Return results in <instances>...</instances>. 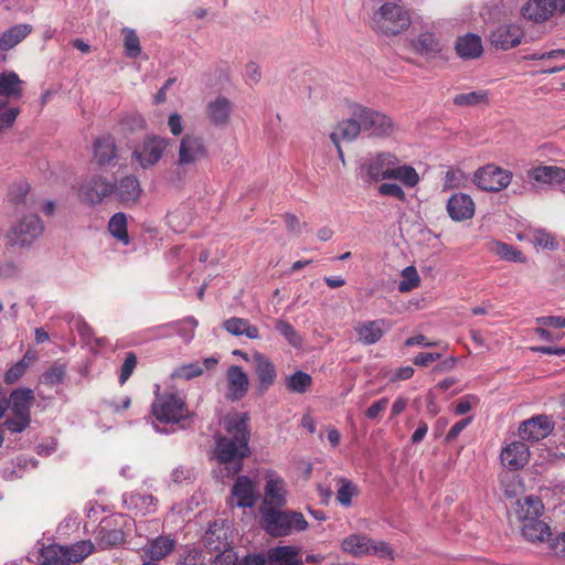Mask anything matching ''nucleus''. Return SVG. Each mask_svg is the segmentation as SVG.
<instances>
[{
    "mask_svg": "<svg viewBox=\"0 0 565 565\" xmlns=\"http://www.w3.org/2000/svg\"><path fill=\"white\" fill-rule=\"evenodd\" d=\"M94 158L99 166H107L117 158V146L113 136L104 135L96 138Z\"/></svg>",
    "mask_w": 565,
    "mask_h": 565,
    "instance_id": "2f4dec72",
    "label": "nucleus"
},
{
    "mask_svg": "<svg viewBox=\"0 0 565 565\" xmlns=\"http://www.w3.org/2000/svg\"><path fill=\"white\" fill-rule=\"evenodd\" d=\"M66 375L65 365L55 362L47 371L42 375V382L46 385H56L64 381Z\"/></svg>",
    "mask_w": 565,
    "mask_h": 565,
    "instance_id": "864d4df0",
    "label": "nucleus"
},
{
    "mask_svg": "<svg viewBox=\"0 0 565 565\" xmlns=\"http://www.w3.org/2000/svg\"><path fill=\"white\" fill-rule=\"evenodd\" d=\"M32 32L28 23L15 24L0 34V51H9L22 42Z\"/></svg>",
    "mask_w": 565,
    "mask_h": 565,
    "instance_id": "e433bc0d",
    "label": "nucleus"
},
{
    "mask_svg": "<svg viewBox=\"0 0 565 565\" xmlns=\"http://www.w3.org/2000/svg\"><path fill=\"white\" fill-rule=\"evenodd\" d=\"M519 519L529 522L524 523L521 530H529L530 527L532 530H551L547 523L539 521V518L544 510L543 502L539 497H526L522 503L519 502Z\"/></svg>",
    "mask_w": 565,
    "mask_h": 565,
    "instance_id": "2eb2a0df",
    "label": "nucleus"
},
{
    "mask_svg": "<svg viewBox=\"0 0 565 565\" xmlns=\"http://www.w3.org/2000/svg\"><path fill=\"white\" fill-rule=\"evenodd\" d=\"M31 422V417L28 416H21V415H13L11 417H8L3 422V426L10 431V433H21L23 431Z\"/></svg>",
    "mask_w": 565,
    "mask_h": 565,
    "instance_id": "13d9d810",
    "label": "nucleus"
},
{
    "mask_svg": "<svg viewBox=\"0 0 565 565\" xmlns=\"http://www.w3.org/2000/svg\"><path fill=\"white\" fill-rule=\"evenodd\" d=\"M175 547V540L171 534L161 533L148 540L142 547L143 555L152 561H159L168 556Z\"/></svg>",
    "mask_w": 565,
    "mask_h": 565,
    "instance_id": "bb28decb",
    "label": "nucleus"
},
{
    "mask_svg": "<svg viewBox=\"0 0 565 565\" xmlns=\"http://www.w3.org/2000/svg\"><path fill=\"white\" fill-rule=\"evenodd\" d=\"M137 363H138V359H137L136 353L127 352L125 355L124 363L120 369V374H119V383L121 385L125 384L128 381V379L131 376V374L134 373V371L137 366Z\"/></svg>",
    "mask_w": 565,
    "mask_h": 565,
    "instance_id": "6e6d98bb",
    "label": "nucleus"
},
{
    "mask_svg": "<svg viewBox=\"0 0 565 565\" xmlns=\"http://www.w3.org/2000/svg\"><path fill=\"white\" fill-rule=\"evenodd\" d=\"M388 405V399L383 397L376 402H374L365 412V416L369 419H376L379 415L386 409Z\"/></svg>",
    "mask_w": 565,
    "mask_h": 565,
    "instance_id": "69168bd1",
    "label": "nucleus"
},
{
    "mask_svg": "<svg viewBox=\"0 0 565 565\" xmlns=\"http://www.w3.org/2000/svg\"><path fill=\"white\" fill-rule=\"evenodd\" d=\"M403 280L398 284V291L401 292H407L412 289L416 288L419 285V276L417 274V270L415 267L409 266L406 267L402 271Z\"/></svg>",
    "mask_w": 565,
    "mask_h": 565,
    "instance_id": "5fc2aeb1",
    "label": "nucleus"
},
{
    "mask_svg": "<svg viewBox=\"0 0 565 565\" xmlns=\"http://www.w3.org/2000/svg\"><path fill=\"white\" fill-rule=\"evenodd\" d=\"M391 323L385 319L367 320L359 323L354 331L358 335V341L364 345H372L377 343L384 335L385 329H390Z\"/></svg>",
    "mask_w": 565,
    "mask_h": 565,
    "instance_id": "b1692460",
    "label": "nucleus"
},
{
    "mask_svg": "<svg viewBox=\"0 0 565 565\" xmlns=\"http://www.w3.org/2000/svg\"><path fill=\"white\" fill-rule=\"evenodd\" d=\"M465 181V173L460 169H450L445 175V188H458Z\"/></svg>",
    "mask_w": 565,
    "mask_h": 565,
    "instance_id": "0e129e2a",
    "label": "nucleus"
},
{
    "mask_svg": "<svg viewBox=\"0 0 565 565\" xmlns=\"http://www.w3.org/2000/svg\"><path fill=\"white\" fill-rule=\"evenodd\" d=\"M207 153V147L202 136L185 134L180 140L177 164L179 167L194 166L206 158Z\"/></svg>",
    "mask_w": 565,
    "mask_h": 565,
    "instance_id": "9b49d317",
    "label": "nucleus"
},
{
    "mask_svg": "<svg viewBox=\"0 0 565 565\" xmlns=\"http://www.w3.org/2000/svg\"><path fill=\"white\" fill-rule=\"evenodd\" d=\"M311 385V375L302 371H296L286 379V387L291 393L303 394L310 388Z\"/></svg>",
    "mask_w": 565,
    "mask_h": 565,
    "instance_id": "c03bdc74",
    "label": "nucleus"
},
{
    "mask_svg": "<svg viewBox=\"0 0 565 565\" xmlns=\"http://www.w3.org/2000/svg\"><path fill=\"white\" fill-rule=\"evenodd\" d=\"M556 12L555 0H527L522 9V17L534 23H543Z\"/></svg>",
    "mask_w": 565,
    "mask_h": 565,
    "instance_id": "5701e85b",
    "label": "nucleus"
},
{
    "mask_svg": "<svg viewBox=\"0 0 565 565\" xmlns=\"http://www.w3.org/2000/svg\"><path fill=\"white\" fill-rule=\"evenodd\" d=\"M536 322L543 327L565 328V317L561 316L539 317Z\"/></svg>",
    "mask_w": 565,
    "mask_h": 565,
    "instance_id": "338daca9",
    "label": "nucleus"
},
{
    "mask_svg": "<svg viewBox=\"0 0 565 565\" xmlns=\"http://www.w3.org/2000/svg\"><path fill=\"white\" fill-rule=\"evenodd\" d=\"M234 104L225 96L218 95L210 100L205 107L209 121L215 127H226L230 124Z\"/></svg>",
    "mask_w": 565,
    "mask_h": 565,
    "instance_id": "412c9836",
    "label": "nucleus"
},
{
    "mask_svg": "<svg viewBox=\"0 0 565 565\" xmlns=\"http://www.w3.org/2000/svg\"><path fill=\"white\" fill-rule=\"evenodd\" d=\"M224 329L233 335H246L248 339H259L258 328L243 318H230L223 322Z\"/></svg>",
    "mask_w": 565,
    "mask_h": 565,
    "instance_id": "ea45409f",
    "label": "nucleus"
},
{
    "mask_svg": "<svg viewBox=\"0 0 565 565\" xmlns=\"http://www.w3.org/2000/svg\"><path fill=\"white\" fill-rule=\"evenodd\" d=\"M265 488L259 514L268 529L274 530H306L308 523L302 513L281 510L287 503V484L274 470L265 472Z\"/></svg>",
    "mask_w": 565,
    "mask_h": 565,
    "instance_id": "f257e3e1",
    "label": "nucleus"
},
{
    "mask_svg": "<svg viewBox=\"0 0 565 565\" xmlns=\"http://www.w3.org/2000/svg\"><path fill=\"white\" fill-rule=\"evenodd\" d=\"M8 199L15 206L17 213H22L25 210L29 212L36 211L35 200L30 194V186L25 182L12 184Z\"/></svg>",
    "mask_w": 565,
    "mask_h": 565,
    "instance_id": "c85d7f7f",
    "label": "nucleus"
},
{
    "mask_svg": "<svg viewBox=\"0 0 565 565\" xmlns=\"http://www.w3.org/2000/svg\"><path fill=\"white\" fill-rule=\"evenodd\" d=\"M122 34H124L125 54L131 58L138 57L141 53V46H140L139 36L137 35L136 31L130 28H124Z\"/></svg>",
    "mask_w": 565,
    "mask_h": 565,
    "instance_id": "09e8293b",
    "label": "nucleus"
},
{
    "mask_svg": "<svg viewBox=\"0 0 565 565\" xmlns=\"http://www.w3.org/2000/svg\"><path fill=\"white\" fill-rule=\"evenodd\" d=\"M168 143V139L164 137L156 135L147 136L132 151V158L142 169L153 167L162 158Z\"/></svg>",
    "mask_w": 565,
    "mask_h": 565,
    "instance_id": "1a4fd4ad",
    "label": "nucleus"
},
{
    "mask_svg": "<svg viewBox=\"0 0 565 565\" xmlns=\"http://www.w3.org/2000/svg\"><path fill=\"white\" fill-rule=\"evenodd\" d=\"M486 103H488V93L486 90L458 94L454 98V104L461 107L476 106Z\"/></svg>",
    "mask_w": 565,
    "mask_h": 565,
    "instance_id": "8fccbe9b",
    "label": "nucleus"
},
{
    "mask_svg": "<svg viewBox=\"0 0 565 565\" xmlns=\"http://www.w3.org/2000/svg\"><path fill=\"white\" fill-rule=\"evenodd\" d=\"M361 131H363L361 120L355 116L350 115V118L343 119L337 125V128L331 132L330 138L339 148L340 140L352 141L356 139Z\"/></svg>",
    "mask_w": 565,
    "mask_h": 565,
    "instance_id": "473e14b6",
    "label": "nucleus"
},
{
    "mask_svg": "<svg viewBox=\"0 0 565 565\" xmlns=\"http://www.w3.org/2000/svg\"><path fill=\"white\" fill-rule=\"evenodd\" d=\"M343 551L354 555L363 556L375 554L381 557H391L392 550L384 542H374L362 534H351L342 542Z\"/></svg>",
    "mask_w": 565,
    "mask_h": 565,
    "instance_id": "f8f14e48",
    "label": "nucleus"
},
{
    "mask_svg": "<svg viewBox=\"0 0 565 565\" xmlns=\"http://www.w3.org/2000/svg\"><path fill=\"white\" fill-rule=\"evenodd\" d=\"M109 233L124 245L130 243L127 231V216L122 212L115 213L108 222Z\"/></svg>",
    "mask_w": 565,
    "mask_h": 565,
    "instance_id": "37998d69",
    "label": "nucleus"
},
{
    "mask_svg": "<svg viewBox=\"0 0 565 565\" xmlns=\"http://www.w3.org/2000/svg\"><path fill=\"white\" fill-rule=\"evenodd\" d=\"M114 183L102 175H92L83 181L78 194L83 202L88 205H97L106 198L113 195Z\"/></svg>",
    "mask_w": 565,
    "mask_h": 565,
    "instance_id": "ddd939ff",
    "label": "nucleus"
},
{
    "mask_svg": "<svg viewBox=\"0 0 565 565\" xmlns=\"http://www.w3.org/2000/svg\"><path fill=\"white\" fill-rule=\"evenodd\" d=\"M275 329L279 332L286 341L294 348H300L302 345V339L297 330L286 320L277 319L275 322Z\"/></svg>",
    "mask_w": 565,
    "mask_h": 565,
    "instance_id": "de8ad7c7",
    "label": "nucleus"
},
{
    "mask_svg": "<svg viewBox=\"0 0 565 565\" xmlns=\"http://www.w3.org/2000/svg\"><path fill=\"white\" fill-rule=\"evenodd\" d=\"M94 551V544L90 541H81L67 546V554L71 563H79Z\"/></svg>",
    "mask_w": 565,
    "mask_h": 565,
    "instance_id": "3c124183",
    "label": "nucleus"
},
{
    "mask_svg": "<svg viewBox=\"0 0 565 565\" xmlns=\"http://www.w3.org/2000/svg\"><path fill=\"white\" fill-rule=\"evenodd\" d=\"M231 495L238 508H253L258 499L256 483L247 476H238L231 488Z\"/></svg>",
    "mask_w": 565,
    "mask_h": 565,
    "instance_id": "f3484780",
    "label": "nucleus"
},
{
    "mask_svg": "<svg viewBox=\"0 0 565 565\" xmlns=\"http://www.w3.org/2000/svg\"><path fill=\"white\" fill-rule=\"evenodd\" d=\"M530 459L529 447L524 441H512L502 448L500 460L502 465L510 470L523 468Z\"/></svg>",
    "mask_w": 565,
    "mask_h": 565,
    "instance_id": "4be33fe9",
    "label": "nucleus"
},
{
    "mask_svg": "<svg viewBox=\"0 0 565 565\" xmlns=\"http://www.w3.org/2000/svg\"><path fill=\"white\" fill-rule=\"evenodd\" d=\"M534 244L542 248L552 249V250L557 248V243L554 239V237L550 233H547L543 230L535 232Z\"/></svg>",
    "mask_w": 565,
    "mask_h": 565,
    "instance_id": "e2e57ef3",
    "label": "nucleus"
},
{
    "mask_svg": "<svg viewBox=\"0 0 565 565\" xmlns=\"http://www.w3.org/2000/svg\"><path fill=\"white\" fill-rule=\"evenodd\" d=\"M248 386V376L242 366H230L227 370V398L232 402L242 399L246 395Z\"/></svg>",
    "mask_w": 565,
    "mask_h": 565,
    "instance_id": "a878e982",
    "label": "nucleus"
},
{
    "mask_svg": "<svg viewBox=\"0 0 565 565\" xmlns=\"http://www.w3.org/2000/svg\"><path fill=\"white\" fill-rule=\"evenodd\" d=\"M23 81L13 71L0 73V99H19L23 93Z\"/></svg>",
    "mask_w": 565,
    "mask_h": 565,
    "instance_id": "c9c22d12",
    "label": "nucleus"
},
{
    "mask_svg": "<svg viewBox=\"0 0 565 565\" xmlns=\"http://www.w3.org/2000/svg\"><path fill=\"white\" fill-rule=\"evenodd\" d=\"M28 364L24 360H20L13 364L4 374V382L13 384L17 382L26 371Z\"/></svg>",
    "mask_w": 565,
    "mask_h": 565,
    "instance_id": "680f3d73",
    "label": "nucleus"
},
{
    "mask_svg": "<svg viewBox=\"0 0 565 565\" xmlns=\"http://www.w3.org/2000/svg\"><path fill=\"white\" fill-rule=\"evenodd\" d=\"M124 503L128 509L139 514H148L154 511V498L151 494L130 493L124 497Z\"/></svg>",
    "mask_w": 565,
    "mask_h": 565,
    "instance_id": "79ce46f5",
    "label": "nucleus"
},
{
    "mask_svg": "<svg viewBox=\"0 0 565 565\" xmlns=\"http://www.w3.org/2000/svg\"><path fill=\"white\" fill-rule=\"evenodd\" d=\"M22 215L8 231L7 239L11 246L30 247L44 232V225L35 213Z\"/></svg>",
    "mask_w": 565,
    "mask_h": 565,
    "instance_id": "423d86ee",
    "label": "nucleus"
},
{
    "mask_svg": "<svg viewBox=\"0 0 565 565\" xmlns=\"http://www.w3.org/2000/svg\"><path fill=\"white\" fill-rule=\"evenodd\" d=\"M99 526V530H130L136 526V522L126 514L116 513L104 518Z\"/></svg>",
    "mask_w": 565,
    "mask_h": 565,
    "instance_id": "49530a36",
    "label": "nucleus"
},
{
    "mask_svg": "<svg viewBox=\"0 0 565 565\" xmlns=\"http://www.w3.org/2000/svg\"><path fill=\"white\" fill-rule=\"evenodd\" d=\"M248 420L247 413L226 415L223 419L225 435L216 438L215 457L221 463L232 465L233 473L242 470L243 460L250 454Z\"/></svg>",
    "mask_w": 565,
    "mask_h": 565,
    "instance_id": "f03ea898",
    "label": "nucleus"
},
{
    "mask_svg": "<svg viewBox=\"0 0 565 565\" xmlns=\"http://www.w3.org/2000/svg\"><path fill=\"white\" fill-rule=\"evenodd\" d=\"M512 177L511 171L502 169L494 163H489L475 172L473 183L483 191L499 192L509 186Z\"/></svg>",
    "mask_w": 565,
    "mask_h": 565,
    "instance_id": "6e6552de",
    "label": "nucleus"
},
{
    "mask_svg": "<svg viewBox=\"0 0 565 565\" xmlns=\"http://www.w3.org/2000/svg\"><path fill=\"white\" fill-rule=\"evenodd\" d=\"M151 414L159 424H175L181 428H185L184 422L191 417L184 399L178 393L157 394Z\"/></svg>",
    "mask_w": 565,
    "mask_h": 565,
    "instance_id": "7ed1b4c3",
    "label": "nucleus"
},
{
    "mask_svg": "<svg viewBox=\"0 0 565 565\" xmlns=\"http://www.w3.org/2000/svg\"><path fill=\"white\" fill-rule=\"evenodd\" d=\"M524 32L519 24L508 23L492 31L490 42L497 49L510 50L521 44Z\"/></svg>",
    "mask_w": 565,
    "mask_h": 565,
    "instance_id": "a211bd4d",
    "label": "nucleus"
},
{
    "mask_svg": "<svg viewBox=\"0 0 565 565\" xmlns=\"http://www.w3.org/2000/svg\"><path fill=\"white\" fill-rule=\"evenodd\" d=\"M416 54L425 58H435L444 51V42L439 22H431L422 26L420 32L411 41Z\"/></svg>",
    "mask_w": 565,
    "mask_h": 565,
    "instance_id": "0eeeda50",
    "label": "nucleus"
},
{
    "mask_svg": "<svg viewBox=\"0 0 565 565\" xmlns=\"http://www.w3.org/2000/svg\"><path fill=\"white\" fill-rule=\"evenodd\" d=\"M34 401V394L31 388H18L11 392L9 406L12 415L31 417L30 408Z\"/></svg>",
    "mask_w": 565,
    "mask_h": 565,
    "instance_id": "72a5a7b5",
    "label": "nucleus"
},
{
    "mask_svg": "<svg viewBox=\"0 0 565 565\" xmlns=\"http://www.w3.org/2000/svg\"><path fill=\"white\" fill-rule=\"evenodd\" d=\"M245 75L249 85L257 84L262 77L259 66L254 62L248 63L245 68Z\"/></svg>",
    "mask_w": 565,
    "mask_h": 565,
    "instance_id": "774afa93",
    "label": "nucleus"
},
{
    "mask_svg": "<svg viewBox=\"0 0 565 565\" xmlns=\"http://www.w3.org/2000/svg\"><path fill=\"white\" fill-rule=\"evenodd\" d=\"M270 565H300L301 556L298 551L291 546H280L268 551Z\"/></svg>",
    "mask_w": 565,
    "mask_h": 565,
    "instance_id": "a19ab883",
    "label": "nucleus"
},
{
    "mask_svg": "<svg viewBox=\"0 0 565 565\" xmlns=\"http://www.w3.org/2000/svg\"><path fill=\"white\" fill-rule=\"evenodd\" d=\"M491 250L498 255L500 258L508 260V262H514V263H524L525 257L523 256L522 252L518 249L516 247L503 243V242H493L491 246Z\"/></svg>",
    "mask_w": 565,
    "mask_h": 565,
    "instance_id": "a18cd8bd",
    "label": "nucleus"
},
{
    "mask_svg": "<svg viewBox=\"0 0 565 565\" xmlns=\"http://www.w3.org/2000/svg\"><path fill=\"white\" fill-rule=\"evenodd\" d=\"M533 188L555 186L565 182V169L556 166H535L526 171Z\"/></svg>",
    "mask_w": 565,
    "mask_h": 565,
    "instance_id": "4468645a",
    "label": "nucleus"
},
{
    "mask_svg": "<svg viewBox=\"0 0 565 565\" xmlns=\"http://www.w3.org/2000/svg\"><path fill=\"white\" fill-rule=\"evenodd\" d=\"M340 488L337 492V500L344 507H349L352 501V497L355 493V487L347 479H340Z\"/></svg>",
    "mask_w": 565,
    "mask_h": 565,
    "instance_id": "4d7b16f0",
    "label": "nucleus"
},
{
    "mask_svg": "<svg viewBox=\"0 0 565 565\" xmlns=\"http://www.w3.org/2000/svg\"><path fill=\"white\" fill-rule=\"evenodd\" d=\"M218 360L215 358H206L203 362H194L177 367L171 376L173 379L191 380L200 376L204 370H212L216 366Z\"/></svg>",
    "mask_w": 565,
    "mask_h": 565,
    "instance_id": "4c0bfd02",
    "label": "nucleus"
},
{
    "mask_svg": "<svg viewBox=\"0 0 565 565\" xmlns=\"http://www.w3.org/2000/svg\"><path fill=\"white\" fill-rule=\"evenodd\" d=\"M447 212L452 221L460 222L469 220L475 214V202L466 193H455L447 202Z\"/></svg>",
    "mask_w": 565,
    "mask_h": 565,
    "instance_id": "393cba45",
    "label": "nucleus"
},
{
    "mask_svg": "<svg viewBox=\"0 0 565 565\" xmlns=\"http://www.w3.org/2000/svg\"><path fill=\"white\" fill-rule=\"evenodd\" d=\"M255 373L257 375L262 393L266 392L276 380V367L274 363L263 353L256 352L253 355Z\"/></svg>",
    "mask_w": 565,
    "mask_h": 565,
    "instance_id": "cd10ccee",
    "label": "nucleus"
},
{
    "mask_svg": "<svg viewBox=\"0 0 565 565\" xmlns=\"http://www.w3.org/2000/svg\"><path fill=\"white\" fill-rule=\"evenodd\" d=\"M395 157L396 156L391 152L376 153L364 161L361 166V170L364 171L372 181L377 182L386 180Z\"/></svg>",
    "mask_w": 565,
    "mask_h": 565,
    "instance_id": "6ab92c4d",
    "label": "nucleus"
},
{
    "mask_svg": "<svg viewBox=\"0 0 565 565\" xmlns=\"http://www.w3.org/2000/svg\"><path fill=\"white\" fill-rule=\"evenodd\" d=\"M379 193L384 196H393L397 200L405 202L406 201V194L401 185L396 183H382L379 186Z\"/></svg>",
    "mask_w": 565,
    "mask_h": 565,
    "instance_id": "bf43d9fd",
    "label": "nucleus"
},
{
    "mask_svg": "<svg viewBox=\"0 0 565 565\" xmlns=\"http://www.w3.org/2000/svg\"><path fill=\"white\" fill-rule=\"evenodd\" d=\"M388 179L397 180L406 188H414L420 181L419 174L415 168L409 164L401 163L397 157H395L394 163L392 164L387 177V180Z\"/></svg>",
    "mask_w": 565,
    "mask_h": 565,
    "instance_id": "f704fd0d",
    "label": "nucleus"
},
{
    "mask_svg": "<svg viewBox=\"0 0 565 565\" xmlns=\"http://www.w3.org/2000/svg\"><path fill=\"white\" fill-rule=\"evenodd\" d=\"M41 565H71V558L67 554V546L60 544H50L43 546L40 552Z\"/></svg>",
    "mask_w": 565,
    "mask_h": 565,
    "instance_id": "58836bf2",
    "label": "nucleus"
},
{
    "mask_svg": "<svg viewBox=\"0 0 565 565\" xmlns=\"http://www.w3.org/2000/svg\"><path fill=\"white\" fill-rule=\"evenodd\" d=\"M553 428L554 424L548 416L537 415L520 424L519 436L523 441L536 443L547 437Z\"/></svg>",
    "mask_w": 565,
    "mask_h": 565,
    "instance_id": "dca6fc26",
    "label": "nucleus"
},
{
    "mask_svg": "<svg viewBox=\"0 0 565 565\" xmlns=\"http://www.w3.org/2000/svg\"><path fill=\"white\" fill-rule=\"evenodd\" d=\"M349 115L361 120L362 130L374 137H388L394 130L390 116L358 103L349 105Z\"/></svg>",
    "mask_w": 565,
    "mask_h": 565,
    "instance_id": "39448f33",
    "label": "nucleus"
},
{
    "mask_svg": "<svg viewBox=\"0 0 565 565\" xmlns=\"http://www.w3.org/2000/svg\"><path fill=\"white\" fill-rule=\"evenodd\" d=\"M114 189L115 191L113 194L125 207L137 204L142 194L140 182L134 175L121 178L117 183H114Z\"/></svg>",
    "mask_w": 565,
    "mask_h": 565,
    "instance_id": "aec40b11",
    "label": "nucleus"
},
{
    "mask_svg": "<svg viewBox=\"0 0 565 565\" xmlns=\"http://www.w3.org/2000/svg\"><path fill=\"white\" fill-rule=\"evenodd\" d=\"M103 535L98 540L100 548H109L120 544L124 541V532H100Z\"/></svg>",
    "mask_w": 565,
    "mask_h": 565,
    "instance_id": "052dcab7",
    "label": "nucleus"
},
{
    "mask_svg": "<svg viewBox=\"0 0 565 565\" xmlns=\"http://www.w3.org/2000/svg\"><path fill=\"white\" fill-rule=\"evenodd\" d=\"M198 327V320L194 317H186L182 320L170 322L154 328L158 335L178 333L185 342H190Z\"/></svg>",
    "mask_w": 565,
    "mask_h": 565,
    "instance_id": "c756f323",
    "label": "nucleus"
},
{
    "mask_svg": "<svg viewBox=\"0 0 565 565\" xmlns=\"http://www.w3.org/2000/svg\"><path fill=\"white\" fill-rule=\"evenodd\" d=\"M19 114V107H9L3 99H0V134L13 126Z\"/></svg>",
    "mask_w": 565,
    "mask_h": 565,
    "instance_id": "603ef678",
    "label": "nucleus"
},
{
    "mask_svg": "<svg viewBox=\"0 0 565 565\" xmlns=\"http://www.w3.org/2000/svg\"><path fill=\"white\" fill-rule=\"evenodd\" d=\"M541 552L565 558V532H518Z\"/></svg>",
    "mask_w": 565,
    "mask_h": 565,
    "instance_id": "9d476101",
    "label": "nucleus"
},
{
    "mask_svg": "<svg viewBox=\"0 0 565 565\" xmlns=\"http://www.w3.org/2000/svg\"><path fill=\"white\" fill-rule=\"evenodd\" d=\"M373 29L385 36H395L411 25L408 11L396 3L386 2L373 15Z\"/></svg>",
    "mask_w": 565,
    "mask_h": 565,
    "instance_id": "20e7f679",
    "label": "nucleus"
},
{
    "mask_svg": "<svg viewBox=\"0 0 565 565\" xmlns=\"http://www.w3.org/2000/svg\"><path fill=\"white\" fill-rule=\"evenodd\" d=\"M457 55L463 60H473L481 56L483 52L481 38L473 33L459 36L455 43Z\"/></svg>",
    "mask_w": 565,
    "mask_h": 565,
    "instance_id": "7c9ffc66",
    "label": "nucleus"
}]
</instances>
